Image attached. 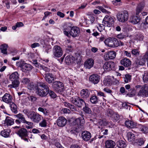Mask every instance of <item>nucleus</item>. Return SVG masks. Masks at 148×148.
<instances>
[{
  "instance_id": "obj_38",
  "label": "nucleus",
  "mask_w": 148,
  "mask_h": 148,
  "mask_svg": "<svg viewBox=\"0 0 148 148\" xmlns=\"http://www.w3.org/2000/svg\"><path fill=\"white\" fill-rule=\"evenodd\" d=\"M145 63V61L144 60H140L138 59H136L135 62V64H136V66L138 67V65H144Z\"/></svg>"
},
{
  "instance_id": "obj_64",
  "label": "nucleus",
  "mask_w": 148,
  "mask_h": 148,
  "mask_svg": "<svg viewBox=\"0 0 148 148\" xmlns=\"http://www.w3.org/2000/svg\"><path fill=\"white\" fill-rule=\"evenodd\" d=\"M144 60H146L148 61V51H147L143 56Z\"/></svg>"
},
{
  "instance_id": "obj_37",
  "label": "nucleus",
  "mask_w": 148,
  "mask_h": 148,
  "mask_svg": "<svg viewBox=\"0 0 148 148\" xmlns=\"http://www.w3.org/2000/svg\"><path fill=\"white\" fill-rule=\"evenodd\" d=\"M9 104L11 110L15 114L17 113V110L16 106L13 102Z\"/></svg>"
},
{
  "instance_id": "obj_53",
  "label": "nucleus",
  "mask_w": 148,
  "mask_h": 148,
  "mask_svg": "<svg viewBox=\"0 0 148 148\" xmlns=\"http://www.w3.org/2000/svg\"><path fill=\"white\" fill-rule=\"evenodd\" d=\"M34 88V85L33 82H30L28 86V88L30 90L33 89Z\"/></svg>"
},
{
  "instance_id": "obj_50",
  "label": "nucleus",
  "mask_w": 148,
  "mask_h": 148,
  "mask_svg": "<svg viewBox=\"0 0 148 148\" xmlns=\"http://www.w3.org/2000/svg\"><path fill=\"white\" fill-rule=\"evenodd\" d=\"M40 125L41 127H45L47 125V123L46 121L45 120H43L40 123Z\"/></svg>"
},
{
  "instance_id": "obj_31",
  "label": "nucleus",
  "mask_w": 148,
  "mask_h": 148,
  "mask_svg": "<svg viewBox=\"0 0 148 148\" xmlns=\"http://www.w3.org/2000/svg\"><path fill=\"white\" fill-rule=\"evenodd\" d=\"M8 48V46L6 44H3L0 46V49L2 53L4 54H7V49Z\"/></svg>"
},
{
  "instance_id": "obj_33",
  "label": "nucleus",
  "mask_w": 148,
  "mask_h": 148,
  "mask_svg": "<svg viewBox=\"0 0 148 148\" xmlns=\"http://www.w3.org/2000/svg\"><path fill=\"white\" fill-rule=\"evenodd\" d=\"M128 140L130 142L134 141L136 138V137L134 134L131 132H129L127 134Z\"/></svg>"
},
{
  "instance_id": "obj_43",
  "label": "nucleus",
  "mask_w": 148,
  "mask_h": 148,
  "mask_svg": "<svg viewBox=\"0 0 148 148\" xmlns=\"http://www.w3.org/2000/svg\"><path fill=\"white\" fill-rule=\"evenodd\" d=\"M145 140L143 138H140L135 143V145L141 146L143 145L145 143Z\"/></svg>"
},
{
  "instance_id": "obj_59",
  "label": "nucleus",
  "mask_w": 148,
  "mask_h": 148,
  "mask_svg": "<svg viewBox=\"0 0 148 148\" xmlns=\"http://www.w3.org/2000/svg\"><path fill=\"white\" fill-rule=\"evenodd\" d=\"M28 99L29 100H31L32 102H34L37 99L36 98L33 96H30L28 97Z\"/></svg>"
},
{
  "instance_id": "obj_46",
  "label": "nucleus",
  "mask_w": 148,
  "mask_h": 148,
  "mask_svg": "<svg viewBox=\"0 0 148 148\" xmlns=\"http://www.w3.org/2000/svg\"><path fill=\"white\" fill-rule=\"evenodd\" d=\"M131 52L132 54L136 57H138L140 55V51L136 49H133Z\"/></svg>"
},
{
  "instance_id": "obj_18",
  "label": "nucleus",
  "mask_w": 148,
  "mask_h": 148,
  "mask_svg": "<svg viewBox=\"0 0 148 148\" xmlns=\"http://www.w3.org/2000/svg\"><path fill=\"white\" fill-rule=\"evenodd\" d=\"M91 133L87 131H84L82 133V137L83 139L86 141L89 140L91 137Z\"/></svg>"
},
{
  "instance_id": "obj_3",
  "label": "nucleus",
  "mask_w": 148,
  "mask_h": 148,
  "mask_svg": "<svg viewBox=\"0 0 148 148\" xmlns=\"http://www.w3.org/2000/svg\"><path fill=\"white\" fill-rule=\"evenodd\" d=\"M16 65L21 68L23 71L25 72L31 71L33 68V66L30 64L25 63L23 61L17 62Z\"/></svg>"
},
{
  "instance_id": "obj_44",
  "label": "nucleus",
  "mask_w": 148,
  "mask_h": 148,
  "mask_svg": "<svg viewBox=\"0 0 148 148\" xmlns=\"http://www.w3.org/2000/svg\"><path fill=\"white\" fill-rule=\"evenodd\" d=\"M83 110L85 113L87 114H90L92 112L90 108L86 106V103H85V106L83 108Z\"/></svg>"
},
{
  "instance_id": "obj_36",
  "label": "nucleus",
  "mask_w": 148,
  "mask_h": 148,
  "mask_svg": "<svg viewBox=\"0 0 148 148\" xmlns=\"http://www.w3.org/2000/svg\"><path fill=\"white\" fill-rule=\"evenodd\" d=\"M140 130L142 133H148V128L145 126L140 125H139Z\"/></svg>"
},
{
  "instance_id": "obj_12",
  "label": "nucleus",
  "mask_w": 148,
  "mask_h": 148,
  "mask_svg": "<svg viewBox=\"0 0 148 148\" xmlns=\"http://www.w3.org/2000/svg\"><path fill=\"white\" fill-rule=\"evenodd\" d=\"M115 67V64L112 61L106 62L104 64L103 68L104 71H109L112 70Z\"/></svg>"
},
{
  "instance_id": "obj_51",
  "label": "nucleus",
  "mask_w": 148,
  "mask_h": 148,
  "mask_svg": "<svg viewBox=\"0 0 148 148\" xmlns=\"http://www.w3.org/2000/svg\"><path fill=\"white\" fill-rule=\"evenodd\" d=\"M71 28V27L70 26H68L67 28H65L63 30H64V34L66 35V36H69V33L67 31H68V29H69V28Z\"/></svg>"
},
{
  "instance_id": "obj_13",
  "label": "nucleus",
  "mask_w": 148,
  "mask_h": 148,
  "mask_svg": "<svg viewBox=\"0 0 148 148\" xmlns=\"http://www.w3.org/2000/svg\"><path fill=\"white\" fill-rule=\"evenodd\" d=\"M45 79L46 81L49 84H50L53 83V82L56 79V77L51 73H45Z\"/></svg>"
},
{
  "instance_id": "obj_54",
  "label": "nucleus",
  "mask_w": 148,
  "mask_h": 148,
  "mask_svg": "<svg viewBox=\"0 0 148 148\" xmlns=\"http://www.w3.org/2000/svg\"><path fill=\"white\" fill-rule=\"evenodd\" d=\"M40 67L46 72H48L50 71V69L46 66L40 65Z\"/></svg>"
},
{
  "instance_id": "obj_27",
  "label": "nucleus",
  "mask_w": 148,
  "mask_h": 148,
  "mask_svg": "<svg viewBox=\"0 0 148 148\" xmlns=\"http://www.w3.org/2000/svg\"><path fill=\"white\" fill-rule=\"evenodd\" d=\"M106 58L105 60L113 59L115 58L116 56V52L113 51H111L108 52V54L106 55Z\"/></svg>"
},
{
  "instance_id": "obj_47",
  "label": "nucleus",
  "mask_w": 148,
  "mask_h": 148,
  "mask_svg": "<svg viewBox=\"0 0 148 148\" xmlns=\"http://www.w3.org/2000/svg\"><path fill=\"white\" fill-rule=\"evenodd\" d=\"M30 82L29 79L27 78H24L22 79L21 82L23 84H28Z\"/></svg>"
},
{
  "instance_id": "obj_21",
  "label": "nucleus",
  "mask_w": 148,
  "mask_h": 148,
  "mask_svg": "<svg viewBox=\"0 0 148 148\" xmlns=\"http://www.w3.org/2000/svg\"><path fill=\"white\" fill-rule=\"evenodd\" d=\"M94 64V60L92 59L89 58L85 62L84 66L86 69H90L93 66Z\"/></svg>"
},
{
  "instance_id": "obj_11",
  "label": "nucleus",
  "mask_w": 148,
  "mask_h": 148,
  "mask_svg": "<svg viewBox=\"0 0 148 148\" xmlns=\"http://www.w3.org/2000/svg\"><path fill=\"white\" fill-rule=\"evenodd\" d=\"M53 55L57 57H60L63 54V51L61 47L58 45H55L53 47Z\"/></svg>"
},
{
  "instance_id": "obj_20",
  "label": "nucleus",
  "mask_w": 148,
  "mask_h": 148,
  "mask_svg": "<svg viewBox=\"0 0 148 148\" xmlns=\"http://www.w3.org/2000/svg\"><path fill=\"white\" fill-rule=\"evenodd\" d=\"M89 91L87 89H83L82 90L80 93L81 97L84 99H87L90 95Z\"/></svg>"
},
{
  "instance_id": "obj_41",
  "label": "nucleus",
  "mask_w": 148,
  "mask_h": 148,
  "mask_svg": "<svg viewBox=\"0 0 148 148\" xmlns=\"http://www.w3.org/2000/svg\"><path fill=\"white\" fill-rule=\"evenodd\" d=\"M38 110L42 112L45 115H48L49 114V112L47 110L41 107H39L38 109Z\"/></svg>"
},
{
  "instance_id": "obj_49",
  "label": "nucleus",
  "mask_w": 148,
  "mask_h": 148,
  "mask_svg": "<svg viewBox=\"0 0 148 148\" xmlns=\"http://www.w3.org/2000/svg\"><path fill=\"white\" fill-rule=\"evenodd\" d=\"M145 5V4L144 3L141 2L138 5L137 8L142 11Z\"/></svg>"
},
{
  "instance_id": "obj_17",
  "label": "nucleus",
  "mask_w": 148,
  "mask_h": 148,
  "mask_svg": "<svg viewBox=\"0 0 148 148\" xmlns=\"http://www.w3.org/2000/svg\"><path fill=\"white\" fill-rule=\"evenodd\" d=\"M89 80L92 83L94 84H97L100 80V76L97 74H93L90 76Z\"/></svg>"
},
{
  "instance_id": "obj_48",
  "label": "nucleus",
  "mask_w": 148,
  "mask_h": 148,
  "mask_svg": "<svg viewBox=\"0 0 148 148\" xmlns=\"http://www.w3.org/2000/svg\"><path fill=\"white\" fill-rule=\"evenodd\" d=\"M92 111L93 113L95 114H98L99 112V108L97 106H95L93 108Z\"/></svg>"
},
{
  "instance_id": "obj_34",
  "label": "nucleus",
  "mask_w": 148,
  "mask_h": 148,
  "mask_svg": "<svg viewBox=\"0 0 148 148\" xmlns=\"http://www.w3.org/2000/svg\"><path fill=\"white\" fill-rule=\"evenodd\" d=\"M10 132L9 130H4L1 132L0 134L2 136L4 137H8L9 136Z\"/></svg>"
},
{
  "instance_id": "obj_42",
  "label": "nucleus",
  "mask_w": 148,
  "mask_h": 148,
  "mask_svg": "<svg viewBox=\"0 0 148 148\" xmlns=\"http://www.w3.org/2000/svg\"><path fill=\"white\" fill-rule=\"evenodd\" d=\"M124 81L125 83H128L131 81L132 79V76L129 74H126L124 78Z\"/></svg>"
},
{
  "instance_id": "obj_56",
  "label": "nucleus",
  "mask_w": 148,
  "mask_h": 148,
  "mask_svg": "<svg viewBox=\"0 0 148 148\" xmlns=\"http://www.w3.org/2000/svg\"><path fill=\"white\" fill-rule=\"evenodd\" d=\"M125 36L122 34H118L116 37L119 39H122L124 38Z\"/></svg>"
},
{
  "instance_id": "obj_57",
  "label": "nucleus",
  "mask_w": 148,
  "mask_h": 148,
  "mask_svg": "<svg viewBox=\"0 0 148 148\" xmlns=\"http://www.w3.org/2000/svg\"><path fill=\"white\" fill-rule=\"evenodd\" d=\"M40 46V44L37 42H35L32 44L31 45V47L32 48H34L37 47H39Z\"/></svg>"
},
{
  "instance_id": "obj_1",
  "label": "nucleus",
  "mask_w": 148,
  "mask_h": 148,
  "mask_svg": "<svg viewBox=\"0 0 148 148\" xmlns=\"http://www.w3.org/2000/svg\"><path fill=\"white\" fill-rule=\"evenodd\" d=\"M35 89L36 94L41 97H45L48 94L53 99L57 97L56 94L53 91L49 90V86L46 83H38L35 87Z\"/></svg>"
},
{
  "instance_id": "obj_2",
  "label": "nucleus",
  "mask_w": 148,
  "mask_h": 148,
  "mask_svg": "<svg viewBox=\"0 0 148 148\" xmlns=\"http://www.w3.org/2000/svg\"><path fill=\"white\" fill-rule=\"evenodd\" d=\"M52 87L56 92L60 94H61L65 90L63 84L59 81L53 82Z\"/></svg>"
},
{
  "instance_id": "obj_55",
  "label": "nucleus",
  "mask_w": 148,
  "mask_h": 148,
  "mask_svg": "<svg viewBox=\"0 0 148 148\" xmlns=\"http://www.w3.org/2000/svg\"><path fill=\"white\" fill-rule=\"evenodd\" d=\"M69 108L70 110L73 111H77V109L76 107L74 105L71 104V105L69 107Z\"/></svg>"
},
{
  "instance_id": "obj_10",
  "label": "nucleus",
  "mask_w": 148,
  "mask_h": 148,
  "mask_svg": "<svg viewBox=\"0 0 148 148\" xmlns=\"http://www.w3.org/2000/svg\"><path fill=\"white\" fill-rule=\"evenodd\" d=\"M138 95L139 96L142 97H148V86L146 84L143 85L139 91Z\"/></svg>"
},
{
  "instance_id": "obj_22",
  "label": "nucleus",
  "mask_w": 148,
  "mask_h": 148,
  "mask_svg": "<svg viewBox=\"0 0 148 148\" xmlns=\"http://www.w3.org/2000/svg\"><path fill=\"white\" fill-rule=\"evenodd\" d=\"M120 63L121 65L126 67L130 66L132 64L130 60L129 59L126 58L122 59L121 60Z\"/></svg>"
},
{
  "instance_id": "obj_30",
  "label": "nucleus",
  "mask_w": 148,
  "mask_h": 148,
  "mask_svg": "<svg viewBox=\"0 0 148 148\" xmlns=\"http://www.w3.org/2000/svg\"><path fill=\"white\" fill-rule=\"evenodd\" d=\"M19 78V75L17 72H14L12 73L9 77L11 81L17 80Z\"/></svg>"
},
{
  "instance_id": "obj_8",
  "label": "nucleus",
  "mask_w": 148,
  "mask_h": 148,
  "mask_svg": "<svg viewBox=\"0 0 148 148\" xmlns=\"http://www.w3.org/2000/svg\"><path fill=\"white\" fill-rule=\"evenodd\" d=\"M113 18L110 16L106 15L103 18L102 23L103 25L108 27H110L114 23Z\"/></svg>"
},
{
  "instance_id": "obj_52",
  "label": "nucleus",
  "mask_w": 148,
  "mask_h": 148,
  "mask_svg": "<svg viewBox=\"0 0 148 148\" xmlns=\"http://www.w3.org/2000/svg\"><path fill=\"white\" fill-rule=\"evenodd\" d=\"M32 62L33 64L35 65V66L38 68L40 67V64L38 63L37 62V61L36 60H32Z\"/></svg>"
},
{
  "instance_id": "obj_16",
  "label": "nucleus",
  "mask_w": 148,
  "mask_h": 148,
  "mask_svg": "<svg viewBox=\"0 0 148 148\" xmlns=\"http://www.w3.org/2000/svg\"><path fill=\"white\" fill-rule=\"evenodd\" d=\"M66 119L63 116L59 117L57 119L56 123L60 127L64 126L67 123Z\"/></svg>"
},
{
  "instance_id": "obj_15",
  "label": "nucleus",
  "mask_w": 148,
  "mask_h": 148,
  "mask_svg": "<svg viewBox=\"0 0 148 148\" xmlns=\"http://www.w3.org/2000/svg\"><path fill=\"white\" fill-rule=\"evenodd\" d=\"M12 97L10 94L8 93H5L2 97L3 101L7 104L11 103Z\"/></svg>"
},
{
  "instance_id": "obj_9",
  "label": "nucleus",
  "mask_w": 148,
  "mask_h": 148,
  "mask_svg": "<svg viewBox=\"0 0 148 148\" xmlns=\"http://www.w3.org/2000/svg\"><path fill=\"white\" fill-rule=\"evenodd\" d=\"M17 134L23 140L27 142H28V138H26L28 136L27 132V130L24 128L20 129L17 132Z\"/></svg>"
},
{
  "instance_id": "obj_58",
  "label": "nucleus",
  "mask_w": 148,
  "mask_h": 148,
  "mask_svg": "<svg viewBox=\"0 0 148 148\" xmlns=\"http://www.w3.org/2000/svg\"><path fill=\"white\" fill-rule=\"evenodd\" d=\"M136 37L137 39L140 40H143L144 38L143 36L142 35L140 34H137V36Z\"/></svg>"
},
{
  "instance_id": "obj_4",
  "label": "nucleus",
  "mask_w": 148,
  "mask_h": 148,
  "mask_svg": "<svg viewBox=\"0 0 148 148\" xmlns=\"http://www.w3.org/2000/svg\"><path fill=\"white\" fill-rule=\"evenodd\" d=\"M28 118L34 122L38 123L42 119V117L38 113L34 111H31L28 114Z\"/></svg>"
},
{
  "instance_id": "obj_6",
  "label": "nucleus",
  "mask_w": 148,
  "mask_h": 148,
  "mask_svg": "<svg viewBox=\"0 0 148 148\" xmlns=\"http://www.w3.org/2000/svg\"><path fill=\"white\" fill-rule=\"evenodd\" d=\"M105 44L110 47H117L119 45L117 39L114 37H109L104 41Z\"/></svg>"
},
{
  "instance_id": "obj_26",
  "label": "nucleus",
  "mask_w": 148,
  "mask_h": 148,
  "mask_svg": "<svg viewBox=\"0 0 148 148\" xmlns=\"http://www.w3.org/2000/svg\"><path fill=\"white\" fill-rule=\"evenodd\" d=\"M116 144L119 148H125L127 146L125 140H119L117 141Z\"/></svg>"
},
{
  "instance_id": "obj_24",
  "label": "nucleus",
  "mask_w": 148,
  "mask_h": 148,
  "mask_svg": "<svg viewBox=\"0 0 148 148\" xmlns=\"http://www.w3.org/2000/svg\"><path fill=\"white\" fill-rule=\"evenodd\" d=\"M105 144L106 148H114L116 145L114 142L110 140H106Z\"/></svg>"
},
{
  "instance_id": "obj_19",
  "label": "nucleus",
  "mask_w": 148,
  "mask_h": 148,
  "mask_svg": "<svg viewBox=\"0 0 148 148\" xmlns=\"http://www.w3.org/2000/svg\"><path fill=\"white\" fill-rule=\"evenodd\" d=\"M80 32L79 28L77 27H73L71 28V31L69 32L70 35L73 37L77 36Z\"/></svg>"
},
{
  "instance_id": "obj_14",
  "label": "nucleus",
  "mask_w": 148,
  "mask_h": 148,
  "mask_svg": "<svg viewBox=\"0 0 148 148\" xmlns=\"http://www.w3.org/2000/svg\"><path fill=\"white\" fill-rule=\"evenodd\" d=\"M15 116L17 118L15 121V123L17 125H19L21 123H24L25 119L24 116L21 113H19Z\"/></svg>"
},
{
  "instance_id": "obj_45",
  "label": "nucleus",
  "mask_w": 148,
  "mask_h": 148,
  "mask_svg": "<svg viewBox=\"0 0 148 148\" xmlns=\"http://www.w3.org/2000/svg\"><path fill=\"white\" fill-rule=\"evenodd\" d=\"M143 79L145 83H148V72L147 71H145L144 74L143 76Z\"/></svg>"
},
{
  "instance_id": "obj_32",
  "label": "nucleus",
  "mask_w": 148,
  "mask_h": 148,
  "mask_svg": "<svg viewBox=\"0 0 148 148\" xmlns=\"http://www.w3.org/2000/svg\"><path fill=\"white\" fill-rule=\"evenodd\" d=\"M5 124L8 126H11L14 123V121L13 119L9 117L6 118L5 121Z\"/></svg>"
},
{
  "instance_id": "obj_63",
  "label": "nucleus",
  "mask_w": 148,
  "mask_h": 148,
  "mask_svg": "<svg viewBox=\"0 0 148 148\" xmlns=\"http://www.w3.org/2000/svg\"><path fill=\"white\" fill-rule=\"evenodd\" d=\"M136 91L135 90H133V93H128L127 94V95L130 97H132L134 96L135 95Z\"/></svg>"
},
{
  "instance_id": "obj_29",
  "label": "nucleus",
  "mask_w": 148,
  "mask_h": 148,
  "mask_svg": "<svg viewBox=\"0 0 148 148\" xmlns=\"http://www.w3.org/2000/svg\"><path fill=\"white\" fill-rule=\"evenodd\" d=\"M12 84L8 86L9 87L12 88H17L18 87L19 85L20 82L18 80H12Z\"/></svg>"
},
{
  "instance_id": "obj_23",
  "label": "nucleus",
  "mask_w": 148,
  "mask_h": 148,
  "mask_svg": "<svg viewBox=\"0 0 148 148\" xmlns=\"http://www.w3.org/2000/svg\"><path fill=\"white\" fill-rule=\"evenodd\" d=\"M99 124L100 126H98V128L100 129V130L101 132H103V134L104 135H107L108 134V130L106 129L104 130L103 129V127L104 125V121L102 120H100L99 122Z\"/></svg>"
},
{
  "instance_id": "obj_25",
  "label": "nucleus",
  "mask_w": 148,
  "mask_h": 148,
  "mask_svg": "<svg viewBox=\"0 0 148 148\" xmlns=\"http://www.w3.org/2000/svg\"><path fill=\"white\" fill-rule=\"evenodd\" d=\"M140 18L137 16H131L129 20V21L134 24H136L138 23L140 21Z\"/></svg>"
},
{
  "instance_id": "obj_62",
  "label": "nucleus",
  "mask_w": 148,
  "mask_h": 148,
  "mask_svg": "<svg viewBox=\"0 0 148 148\" xmlns=\"http://www.w3.org/2000/svg\"><path fill=\"white\" fill-rule=\"evenodd\" d=\"M103 90L104 92L108 93H111L112 92V91L111 90L109 89L108 88H104Z\"/></svg>"
},
{
  "instance_id": "obj_39",
  "label": "nucleus",
  "mask_w": 148,
  "mask_h": 148,
  "mask_svg": "<svg viewBox=\"0 0 148 148\" xmlns=\"http://www.w3.org/2000/svg\"><path fill=\"white\" fill-rule=\"evenodd\" d=\"M90 101L92 103L95 104L98 102V99L96 96L92 95L90 97Z\"/></svg>"
},
{
  "instance_id": "obj_60",
  "label": "nucleus",
  "mask_w": 148,
  "mask_h": 148,
  "mask_svg": "<svg viewBox=\"0 0 148 148\" xmlns=\"http://www.w3.org/2000/svg\"><path fill=\"white\" fill-rule=\"evenodd\" d=\"M62 111L64 114L69 113L70 112V110L68 108L63 109H62Z\"/></svg>"
},
{
  "instance_id": "obj_61",
  "label": "nucleus",
  "mask_w": 148,
  "mask_h": 148,
  "mask_svg": "<svg viewBox=\"0 0 148 148\" xmlns=\"http://www.w3.org/2000/svg\"><path fill=\"white\" fill-rule=\"evenodd\" d=\"M57 15L61 18H63L65 16V15L63 13L60 11L57 12Z\"/></svg>"
},
{
  "instance_id": "obj_28",
  "label": "nucleus",
  "mask_w": 148,
  "mask_h": 148,
  "mask_svg": "<svg viewBox=\"0 0 148 148\" xmlns=\"http://www.w3.org/2000/svg\"><path fill=\"white\" fill-rule=\"evenodd\" d=\"M125 123L126 126L128 128H134L136 126V123L129 120L126 121Z\"/></svg>"
},
{
  "instance_id": "obj_40",
  "label": "nucleus",
  "mask_w": 148,
  "mask_h": 148,
  "mask_svg": "<svg viewBox=\"0 0 148 148\" xmlns=\"http://www.w3.org/2000/svg\"><path fill=\"white\" fill-rule=\"evenodd\" d=\"M81 119L80 118H77L75 119L74 122V123H75V125H77L78 128H79V126L82 125L84 122V121L83 120L81 121Z\"/></svg>"
},
{
  "instance_id": "obj_7",
  "label": "nucleus",
  "mask_w": 148,
  "mask_h": 148,
  "mask_svg": "<svg viewBox=\"0 0 148 148\" xmlns=\"http://www.w3.org/2000/svg\"><path fill=\"white\" fill-rule=\"evenodd\" d=\"M118 20L121 22H125L128 19V13L127 11H124L121 12H119L117 15Z\"/></svg>"
},
{
  "instance_id": "obj_5",
  "label": "nucleus",
  "mask_w": 148,
  "mask_h": 148,
  "mask_svg": "<svg viewBox=\"0 0 148 148\" xmlns=\"http://www.w3.org/2000/svg\"><path fill=\"white\" fill-rule=\"evenodd\" d=\"M70 101L77 107L81 108L84 104L86 103L83 99L78 96H76L70 99Z\"/></svg>"
},
{
  "instance_id": "obj_35",
  "label": "nucleus",
  "mask_w": 148,
  "mask_h": 148,
  "mask_svg": "<svg viewBox=\"0 0 148 148\" xmlns=\"http://www.w3.org/2000/svg\"><path fill=\"white\" fill-rule=\"evenodd\" d=\"M74 58L71 55H69L66 56L65 59L66 62L68 64H69L73 62Z\"/></svg>"
}]
</instances>
